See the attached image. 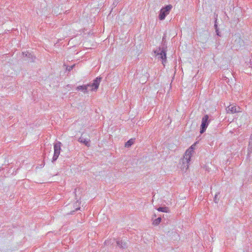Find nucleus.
<instances>
[{"label":"nucleus","instance_id":"nucleus-1","mask_svg":"<svg viewBox=\"0 0 252 252\" xmlns=\"http://www.w3.org/2000/svg\"><path fill=\"white\" fill-rule=\"evenodd\" d=\"M166 47L165 48L162 47V49L159 47L158 49L155 51V53L157 56H158V58L161 59L162 63L164 65V63L166 62Z\"/></svg>","mask_w":252,"mask_h":252},{"label":"nucleus","instance_id":"nucleus-2","mask_svg":"<svg viewBox=\"0 0 252 252\" xmlns=\"http://www.w3.org/2000/svg\"><path fill=\"white\" fill-rule=\"evenodd\" d=\"M172 8V6L171 4L167 5L165 7L162 8L158 15V18L160 20H163L167 15H168L171 9Z\"/></svg>","mask_w":252,"mask_h":252},{"label":"nucleus","instance_id":"nucleus-3","mask_svg":"<svg viewBox=\"0 0 252 252\" xmlns=\"http://www.w3.org/2000/svg\"><path fill=\"white\" fill-rule=\"evenodd\" d=\"M101 79V77H97L94 80L93 83L86 85V86H87V90L88 88H90V90L91 91L96 90L98 88Z\"/></svg>","mask_w":252,"mask_h":252},{"label":"nucleus","instance_id":"nucleus-4","mask_svg":"<svg viewBox=\"0 0 252 252\" xmlns=\"http://www.w3.org/2000/svg\"><path fill=\"white\" fill-rule=\"evenodd\" d=\"M192 153H191V150H187L185 153V156L184 157V158L183 159V162L184 164H186V165L184 166V168L185 167L186 169H188L189 167V164L190 160V158L192 156Z\"/></svg>","mask_w":252,"mask_h":252},{"label":"nucleus","instance_id":"nucleus-5","mask_svg":"<svg viewBox=\"0 0 252 252\" xmlns=\"http://www.w3.org/2000/svg\"><path fill=\"white\" fill-rule=\"evenodd\" d=\"M61 145L62 143L60 142L55 143L54 146V154L53 157V160H56L59 157L61 150Z\"/></svg>","mask_w":252,"mask_h":252},{"label":"nucleus","instance_id":"nucleus-6","mask_svg":"<svg viewBox=\"0 0 252 252\" xmlns=\"http://www.w3.org/2000/svg\"><path fill=\"white\" fill-rule=\"evenodd\" d=\"M79 141L80 143H83L86 146H89L90 140L89 136L86 134H83L79 139Z\"/></svg>","mask_w":252,"mask_h":252},{"label":"nucleus","instance_id":"nucleus-7","mask_svg":"<svg viewBox=\"0 0 252 252\" xmlns=\"http://www.w3.org/2000/svg\"><path fill=\"white\" fill-rule=\"evenodd\" d=\"M240 107L234 106L233 105H230L226 108V110L228 112H230L231 113H235L236 112H240Z\"/></svg>","mask_w":252,"mask_h":252},{"label":"nucleus","instance_id":"nucleus-8","mask_svg":"<svg viewBox=\"0 0 252 252\" xmlns=\"http://www.w3.org/2000/svg\"><path fill=\"white\" fill-rule=\"evenodd\" d=\"M210 120L209 119V116L206 115L204 116L202 120V123L200 126H208Z\"/></svg>","mask_w":252,"mask_h":252},{"label":"nucleus","instance_id":"nucleus-9","mask_svg":"<svg viewBox=\"0 0 252 252\" xmlns=\"http://www.w3.org/2000/svg\"><path fill=\"white\" fill-rule=\"evenodd\" d=\"M77 90L79 91H82L85 94L88 93L87 86H86V85L79 86L77 87Z\"/></svg>","mask_w":252,"mask_h":252},{"label":"nucleus","instance_id":"nucleus-10","mask_svg":"<svg viewBox=\"0 0 252 252\" xmlns=\"http://www.w3.org/2000/svg\"><path fill=\"white\" fill-rule=\"evenodd\" d=\"M237 43H240V47L241 46V44L243 43V41L240 39V38H238L237 39H236L234 43V46H236V49L237 48H239V46L237 45L236 44Z\"/></svg>","mask_w":252,"mask_h":252},{"label":"nucleus","instance_id":"nucleus-11","mask_svg":"<svg viewBox=\"0 0 252 252\" xmlns=\"http://www.w3.org/2000/svg\"><path fill=\"white\" fill-rule=\"evenodd\" d=\"M134 142V139H129L127 142H126L125 144V147H129L131 146Z\"/></svg>","mask_w":252,"mask_h":252},{"label":"nucleus","instance_id":"nucleus-12","mask_svg":"<svg viewBox=\"0 0 252 252\" xmlns=\"http://www.w3.org/2000/svg\"><path fill=\"white\" fill-rule=\"evenodd\" d=\"M161 218L159 217L157 219H155L153 222V224L155 225H158L160 222H161Z\"/></svg>","mask_w":252,"mask_h":252},{"label":"nucleus","instance_id":"nucleus-13","mask_svg":"<svg viewBox=\"0 0 252 252\" xmlns=\"http://www.w3.org/2000/svg\"><path fill=\"white\" fill-rule=\"evenodd\" d=\"M158 210L159 212H167V208L163 207H159L158 209Z\"/></svg>","mask_w":252,"mask_h":252},{"label":"nucleus","instance_id":"nucleus-14","mask_svg":"<svg viewBox=\"0 0 252 252\" xmlns=\"http://www.w3.org/2000/svg\"><path fill=\"white\" fill-rule=\"evenodd\" d=\"M214 27L215 28L216 32H217V35L219 36H220V35L219 34V32H218V26L217 25V20H216V21H215V24Z\"/></svg>","mask_w":252,"mask_h":252},{"label":"nucleus","instance_id":"nucleus-15","mask_svg":"<svg viewBox=\"0 0 252 252\" xmlns=\"http://www.w3.org/2000/svg\"><path fill=\"white\" fill-rule=\"evenodd\" d=\"M75 66V64L74 65H71V66H68L67 67H66V69L68 70L69 71H71V70H72V69L73 68V67H74Z\"/></svg>","mask_w":252,"mask_h":252},{"label":"nucleus","instance_id":"nucleus-16","mask_svg":"<svg viewBox=\"0 0 252 252\" xmlns=\"http://www.w3.org/2000/svg\"><path fill=\"white\" fill-rule=\"evenodd\" d=\"M195 143L192 145L188 150H191V153H193V150L195 148Z\"/></svg>","mask_w":252,"mask_h":252},{"label":"nucleus","instance_id":"nucleus-17","mask_svg":"<svg viewBox=\"0 0 252 252\" xmlns=\"http://www.w3.org/2000/svg\"><path fill=\"white\" fill-rule=\"evenodd\" d=\"M206 127H202V128H201V129L200 130V133H203L206 130Z\"/></svg>","mask_w":252,"mask_h":252},{"label":"nucleus","instance_id":"nucleus-18","mask_svg":"<svg viewBox=\"0 0 252 252\" xmlns=\"http://www.w3.org/2000/svg\"><path fill=\"white\" fill-rule=\"evenodd\" d=\"M25 56L28 57L29 58H32V55L31 54V53H29L28 52L25 54Z\"/></svg>","mask_w":252,"mask_h":252},{"label":"nucleus","instance_id":"nucleus-19","mask_svg":"<svg viewBox=\"0 0 252 252\" xmlns=\"http://www.w3.org/2000/svg\"><path fill=\"white\" fill-rule=\"evenodd\" d=\"M79 206H80V203H78V204L77 205H76V207H76V208H75V211H77V210H79V208H79Z\"/></svg>","mask_w":252,"mask_h":252},{"label":"nucleus","instance_id":"nucleus-20","mask_svg":"<svg viewBox=\"0 0 252 252\" xmlns=\"http://www.w3.org/2000/svg\"><path fill=\"white\" fill-rule=\"evenodd\" d=\"M217 195H216L215 197V201H216V202H217Z\"/></svg>","mask_w":252,"mask_h":252}]
</instances>
